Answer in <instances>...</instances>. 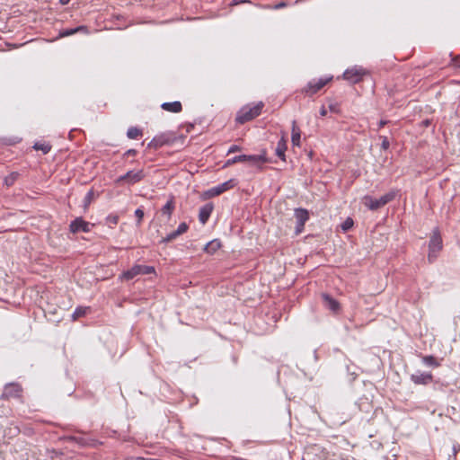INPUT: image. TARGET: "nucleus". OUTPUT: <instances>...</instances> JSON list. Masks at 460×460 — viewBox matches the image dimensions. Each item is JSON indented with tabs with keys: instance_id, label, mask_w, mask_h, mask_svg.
<instances>
[{
	"instance_id": "412c9836",
	"label": "nucleus",
	"mask_w": 460,
	"mask_h": 460,
	"mask_svg": "<svg viewBox=\"0 0 460 460\" xmlns=\"http://www.w3.org/2000/svg\"><path fill=\"white\" fill-rule=\"evenodd\" d=\"M175 208L174 198L172 196L166 204L162 208L161 212L164 216H166L168 218L171 217L173 210Z\"/></svg>"
},
{
	"instance_id": "7ed1b4c3",
	"label": "nucleus",
	"mask_w": 460,
	"mask_h": 460,
	"mask_svg": "<svg viewBox=\"0 0 460 460\" xmlns=\"http://www.w3.org/2000/svg\"><path fill=\"white\" fill-rule=\"evenodd\" d=\"M442 237L438 227L434 228L429 242L428 261L432 263L438 257V252L442 250Z\"/></svg>"
},
{
	"instance_id": "e433bc0d",
	"label": "nucleus",
	"mask_w": 460,
	"mask_h": 460,
	"mask_svg": "<svg viewBox=\"0 0 460 460\" xmlns=\"http://www.w3.org/2000/svg\"><path fill=\"white\" fill-rule=\"evenodd\" d=\"M288 5V4L284 1H281L279 2V4H277L275 6H274V9H280V8H284Z\"/></svg>"
},
{
	"instance_id": "dca6fc26",
	"label": "nucleus",
	"mask_w": 460,
	"mask_h": 460,
	"mask_svg": "<svg viewBox=\"0 0 460 460\" xmlns=\"http://www.w3.org/2000/svg\"><path fill=\"white\" fill-rule=\"evenodd\" d=\"M286 150H287V139L285 134H283L282 137L277 144V147L275 150V154L278 157H279L282 161H286Z\"/></svg>"
},
{
	"instance_id": "c9c22d12",
	"label": "nucleus",
	"mask_w": 460,
	"mask_h": 460,
	"mask_svg": "<svg viewBox=\"0 0 460 460\" xmlns=\"http://www.w3.org/2000/svg\"><path fill=\"white\" fill-rule=\"evenodd\" d=\"M241 150V147L239 146H236V145H233L229 150H228V154H231V153H234V152H237V151H240Z\"/></svg>"
},
{
	"instance_id": "72a5a7b5",
	"label": "nucleus",
	"mask_w": 460,
	"mask_h": 460,
	"mask_svg": "<svg viewBox=\"0 0 460 460\" xmlns=\"http://www.w3.org/2000/svg\"><path fill=\"white\" fill-rule=\"evenodd\" d=\"M304 226H305V224L296 223V231H295L296 235L300 234L303 232Z\"/></svg>"
},
{
	"instance_id": "ddd939ff",
	"label": "nucleus",
	"mask_w": 460,
	"mask_h": 460,
	"mask_svg": "<svg viewBox=\"0 0 460 460\" xmlns=\"http://www.w3.org/2000/svg\"><path fill=\"white\" fill-rule=\"evenodd\" d=\"M411 380L416 385H428L432 382L433 376L431 373H416L411 376Z\"/></svg>"
},
{
	"instance_id": "6e6552de",
	"label": "nucleus",
	"mask_w": 460,
	"mask_h": 460,
	"mask_svg": "<svg viewBox=\"0 0 460 460\" xmlns=\"http://www.w3.org/2000/svg\"><path fill=\"white\" fill-rule=\"evenodd\" d=\"M332 79V77H328L320 78L317 81H310L307 84V85L302 90V93H305L308 96H312L318 93L322 88H323Z\"/></svg>"
},
{
	"instance_id": "f257e3e1",
	"label": "nucleus",
	"mask_w": 460,
	"mask_h": 460,
	"mask_svg": "<svg viewBox=\"0 0 460 460\" xmlns=\"http://www.w3.org/2000/svg\"><path fill=\"white\" fill-rule=\"evenodd\" d=\"M268 162V159L266 157V152L263 151L261 155H236L231 159H228L225 164L224 167H228L230 165H233L236 163H248L252 165L261 166V164H265Z\"/></svg>"
},
{
	"instance_id": "58836bf2",
	"label": "nucleus",
	"mask_w": 460,
	"mask_h": 460,
	"mask_svg": "<svg viewBox=\"0 0 460 460\" xmlns=\"http://www.w3.org/2000/svg\"><path fill=\"white\" fill-rule=\"evenodd\" d=\"M248 0H233L231 5H237L241 3H248Z\"/></svg>"
},
{
	"instance_id": "f03ea898",
	"label": "nucleus",
	"mask_w": 460,
	"mask_h": 460,
	"mask_svg": "<svg viewBox=\"0 0 460 460\" xmlns=\"http://www.w3.org/2000/svg\"><path fill=\"white\" fill-rule=\"evenodd\" d=\"M263 106V102H259L252 106L247 105L243 107L237 113L236 121L240 124H244L252 120L261 114Z\"/></svg>"
},
{
	"instance_id": "b1692460",
	"label": "nucleus",
	"mask_w": 460,
	"mask_h": 460,
	"mask_svg": "<svg viewBox=\"0 0 460 460\" xmlns=\"http://www.w3.org/2000/svg\"><path fill=\"white\" fill-rule=\"evenodd\" d=\"M19 177V173L17 172H11L8 176H6L4 180V183L7 186H13L14 182L17 181Z\"/></svg>"
},
{
	"instance_id": "39448f33",
	"label": "nucleus",
	"mask_w": 460,
	"mask_h": 460,
	"mask_svg": "<svg viewBox=\"0 0 460 460\" xmlns=\"http://www.w3.org/2000/svg\"><path fill=\"white\" fill-rule=\"evenodd\" d=\"M146 177L143 170L138 171H128L125 174L116 179L115 183L117 185H134L141 181Z\"/></svg>"
},
{
	"instance_id": "c756f323",
	"label": "nucleus",
	"mask_w": 460,
	"mask_h": 460,
	"mask_svg": "<svg viewBox=\"0 0 460 460\" xmlns=\"http://www.w3.org/2000/svg\"><path fill=\"white\" fill-rule=\"evenodd\" d=\"M352 226H353V220L349 217L342 224V229L344 231H347V230L350 229L352 227Z\"/></svg>"
},
{
	"instance_id": "c85d7f7f",
	"label": "nucleus",
	"mask_w": 460,
	"mask_h": 460,
	"mask_svg": "<svg viewBox=\"0 0 460 460\" xmlns=\"http://www.w3.org/2000/svg\"><path fill=\"white\" fill-rule=\"evenodd\" d=\"M135 216L137 217V226H140L141 225V222H142V219L144 217V211L141 209V208H137L136 209L135 211Z\"/></svg>"
},
{
	"instance_id": "2f4dec72",
	"label": "nucleus",
	"mask_w": 460,
	"mask_h": 460,
	"mask_svg": "<svg viewBox=\"0 0 460 460\" xmlns=\"http://www.w3.org/2000/svg\"><path fill=\"white\" fill-rule=\"evenodd\" d=\"M93 190H89L84 198V204L85 206H87L88 204L91 203L92 199H93Z\"/></svg>"
},
{
	"instance_id": "1a4fd4ad",
	"label": "nucleus",
	"mask_w": 460,
	"mask_h": 460,
	"mask_svg": "<svg viewBox=\"0 0 460 460\" xmlns=\"http://www.w3.org/2000/svg\"><path fill=\"white\" fill-rule=\"evenodd\" d=\"M22 388L17 383H10L7 384L3 391L2 398L3 399H11V398H20L22 396Z\"/></svg>"
},
{
	"instance_id": "0eeeda50",
	"label": "nucleus",
	"mask_w": 460,
	"mask_h": 460,
	"mask_svg": "<svg viewBox=\"0 0 460 460\" xmlns=\"http://www.w3.org/2000/svg\"><path fill=\"white\" fill-rule=\"evenodd\" d=\"M367 75H368V72L365 68L355 66L345 70L342 76L345 80L355 84L361 82Z\"/></svg>"
},
{
	"instance_id": "79ce46f5",
	"label": "nucleus",
	"mask_w": 460,
	"mask_h": 460,
	"mask_svg": "<svg viewBox=\"0 0 460 460\" xmlns=\"http://www.w3.org/2000/svg\"><path fill=\"white\" fill-rule=\"evenodd\" d=\"M386 124H387V121H386V120H380V121H379V124H378V127H379V128H383V127H384L385 125H386Z\"/></svg>"
},
{
	"instance_id": "bb28decb",
	"label": "nucleus",
	"mask_w": 460,
	"mask_h": 460,
	"mask_svg": "<svg viewBox=\"0 0 460 460\" xmlns=\"http://www.w3.org/2000/svg\"><path fill=\"white\" fill-rule=\"evenodd\" d=\"M422 361L425 365L429 367H437L439 366V363L438 362L437 358L433 356H425L422 358Z\"/></svg>"
},
{
	"instance_id": "7c9ffc66",
	"label": "nucleus",
	"mask_w": 460,
	"mask_h": 460,
	"mask_svg": "<svg viewBox=\"0 0 460 460\" xmlns=\"http://www.w3.org/2000/svg\"><path fill=\"white\" fill-rule=\"evenodd\" d=\"M380 138L382 139V144H381L382 149L387 150L390 146L388 138L386 137H382V136L380 137Z\"/></svg>"
},
{
	"instance_id": "4be33fe9",
	"label": "nucleus",
	"mask_w": 460,
	"mask_h": 460,
	"mask_svg": "<svg viewBox=\"0 0 460 460\" xmlns=\"http://www.w3.org/2000/svg\"><path fill=\"white\" fill-rule=\"evenodd\" d=\"M295 217L296 223L305 224V222L309 219V213L305 208H296L295 209Z\"/></svg>"
},
{
	"instance_id": "a211bd4d",
	"label": "nucleus",
	"mask_w": 460,
	"mask_h": 460,
	"mask_svg": "<svg viewBox=\"0 0 460 460\" xmlns=\"http://www.w3.org/2000/svg\"><path fill=\"white\" fill-rule=\"evenodd\" d=\"M161 108L169 112L179 113L182 110V105H181V102L175 101L172 102H164L161 105Z\"/></svg>"
},
{
	"instance_id": "a19ab883",
	"label": "nucleus",
	"mask_w": 460,
	"mask_h": 460,
	"mask_svg": "<svg viewBox=\"0 0 460 460\" xmlns=\"http://www.w3.org/2000/svg\"><path fill=\"white\" fill-rule=\"evenodd\" d=\"M118 217H109V220L112 223V224H117L118 223Z\"/></svg>"
},
{
	"instance_id": "5701e85b",
	"label": "nucleus",
	"mask_w": 460,
	"mask_h": 460,
	"mask_svg": "<svg viewBox=\"0 0 460 460\" xmlns=\"http://www.w3.org/2000/svg\"><path fill=\"white\" fill-rule=\"evenodd\" d=\"M221 247L220 241L215 239L208 243L204 248L205 252L213 254Z\"/></svg>"
},
{
	"instance_id": "4468645a",
	"label": "nucleus",
	"mask_w": 460,
	"mask_h": 460,
	"mask_svg": "<svg viewBox=\"0 0 460 460\" xmlns=\"http://www.w3.org/2000/svg\"><path fill=\"white\" fill-rule=\"evenodd\" d=\"M235 185H236V181L234 179H230V180L216 186L215 188H213L211 190V192L213 195H220L223 192L233 189Z\"/></svg>"
},
{
	"instance_id": "6ab92c4d",
	"label": "nucleus",
	"mask_w": 460,
	"mask_h": 460,
	"mask_svg": "<svg viewBox=\"0 0 460 460\" xmlns=\"http://www.w3.org/2000/svg\"><path fill=\"white\" fill-rule=\"evenodd\" d=\"M323 300L327 308L332 310V312H337L340 309V304L337 300L332 297L328 294H323Z\"/></svg>"
},
{
	"instance_id": "f704fd0d",
	"label": "nucleus",
	"mask_w": 460,
	"mask_h": 460,
	"mask_svg": "<svg viewBox=\"0 0 460 460\" xmlns=\"http://www.w3.org/2000/svg\"><path fill=\"white\" fill-rule=\"evenodd\" d=\"M329 110L332 112L338 113L339 112V106L337 103H331L329 105Z\"/></svg>"
},
{
	"instance_id": "a878e982",
	"label": "nucleus",
	"mask_w": 460,
	"mask_h": 460,
	"mask_svg": "<svg viewBox=\"0 0 460 460\" xmlns=\"http://www.w3.org/2000/svg\"><path fill=\"white\" fill-rule=\"evenodd\" d=\"M87 311H89V307H82V306L77 307L72 314L73 320H77V319L84 316L86 314Z\"/></svg>"
},
{
	"instance_id": "c03bdc74",
	"label": "nucleus",
	"mask_w": 460,
	"mask_h": 460,
	"mask_svg": "<svg viewBox=\"0 0 460 460\" xmlns=\"http://www.w3.org/2000/svg\"><path fill=\"white\" fill-rule=\"evenodd\" d=\"M304 460V459H303Z\"/></svg>"
},
{
	"instance_id": "f3484780",
	"label": "nucleus",
	"mask_w": 460,
	"mask_h": 460,
	"mask_svg": "<svg viewBox=\"0 0 460 460\" xmlns=\"http://www.w3.org/2000/svg\"><path fill=\"white\" fill-rule=\"evenodd\" d=\"M301 130L296 125V121H292V134H291V142L292 145L295 146H301Z\"/></svg>"
},
{
	"instance_id": "f8f14e48",
	"label": "nucleus",
	"mask_w": 460,
	"mask_h": 460,
	"mask_svg": "<svg viewBox=\"0 0 460 460\" xmlns=\"http://www.w3.org/2000/svg\"><path fill=\"white\" fill-rule=\"evenodd\" d=\"M188 229H189V226L185 222L181 223L179 225L178 228L176 230L172 231V233H170L169 234H167L165 237H164L161 240V243H170V242L175 240L181 234L186 233Z\"/></svg>"
},
{
	"instance_id": "393cba45",
	"label": "nucleus",
	"mask_w": 460,
	"mask_h": 460,
	"mask_svg": "<svg viewBox=\"0 0 460 460\" xmlns=\"http://www.w3.org/2000/svg\"><path fill=\"white\" fill-rule=\"evenodd\" d=\"M142 130L136 127H131L128 129L127 136L130 139L137 138L142 136Z\"/></svg>"
},
{
	"instance_id": "ea45409f",
	"label": "nucleus",
	"mask_w": 460,
	"mask_h": 460,
	"mask_svg": "<svg viewBox=\"0 0 460 460\" xmlns=\"http://www.w3.org/2000/svg\"><path fill=\"white\" fill-rule=\"evenodd\" d=\"M326 114H327V110L325 109V107H324V106H323V107L321 108V110H320V115H321L322 117H324V116H326Z\"/></svg>"
},
{
	"instance_id": "423d86ee",
	"label": "nucleus",
	"mask_w": 460,
	"mask_h": 460,
	"mask_svg": "<svg viewBox=\"0 0 460 460\" xmlns=\"http://www.w3.org/2000/svg\"><path fill=\"white\" fill-rule=\"evenodd\" d=\"M155 272V268L147 265L136 264L131 269L124 271L120 279L125 280H131L138 275H148Z\"/></svg>"
},
{
	"instance_id": "20e7f679",
	"label": "nucleus",
	"mask_w": 460,
	"mask_h": 460,
	"mask_svg": "<svg viewBox=\"0 0 460 460\" xmlns=\"http://www.w3.org/2000/svg\"><path fill=\"white\" fill-rule=\"evenodd\" d=\"M396 196V191L392 190L379 199H373L372 197L366 196L364 198V204L371 210H377L378 208L384 207L393 199H394Z\"/></svg>"
},
{
	"instance_id": "473e14b6",
	"label": "nucleus",
	"mask_w": 460,
	"mask_h": 460,
	"mask_svg": "<svg viewBox=\"0 0 460 460\" xmlns=\"http://www.w3.org/2000/svg\"><path fill=\"white\" fill-rule=\"evenodd\" d=\"M452 64L456 66V67H459L460 68V56H455V57H452Z\"/></svg>"
},
{
	"instance_id": "9b49d317",
	"label": "nucleus",
	"mask_w": 460,
	"mask_h": 460,
	"mask_svg": "<svg viewBox=\"0 0 460 460\" xmlns=\"http://www.w3.org/2000/svg\"><path fill=\"white\" fill-rule=\"evenodd\" d=\"M70 231L72 233H78V232L87 233L90 231V224L88 222L84 221L83 218L77 217L74 221L71 222Z\"/></svg>"
},
{
	"instance_id": "9d476101",
	"label": "nucleus",
	"mask_w": 460,
	"mask_h": 460,
	"mask_svg": "<svg viewBox=\"0 0 460 460\" xmlns=\"http://www.w3.org/2000/svg\"><path fill=\"white\" fill-rule=\"evenodd\" d=\"M172 142V138L165 134L155 137L148 144L147 148L158 149Z\"/></svg>"
},
{
	"instance_id": "aec40b11",
	"label": "nucleus",
	"mask_w": 460,
	"mask_h": 460,
	"mask_svg": "<svg viewBox=\"0 0 460 460\" xmlns=\"http://www.w3.org/2000/svg\"><path fill=\"white\" fill-rule=\"evenodd\" d=\"M80 31L87 33L88 29L86 26H84V25L78 26L74 29H65V30L60 31L59 37L60 38L68 37V36H71V35H73L76 32H80Z\"/></svg>"
},
{
	"instance_id": "37998d69",
	"label": "nucleus",
	"mask_w": 460,
	"mask_h": 460,
	"mask_svg": "<svg viewBox=\"0 0 460 460\" xmlns=\"http://www.w3.org/2000/svg\"><path fill=\"white\" fill-rule=\"evenodd\" d=\"M69 2H70V0H59V3H60L62 5H66V4H67Z\"/></svg>"
},
{
	"instance_id": "cd10ccee",
	"label": "nucleus",
	"mask_w": 460,
	"mask_h": 460,
	"mask_svg": "<svg viewBox=\"0 0 460 460\" xmlns=\"http://www.w3.org/2000/svg\"><path fill=\"white\" fill-rule=\"evenodd\" d=\"M33 147L36 150H41L44 154H48L51 149V146L49 145L40 143H36Z\"/></svg>"
},
{
	"instance_id": "2eb2a0df",
	"label": "nucleus",
	"mask_w": 460,
	"mask_h": 460,
	"mask_svg": "<svg viewBox=\"0 0 460 460\" xmlns=\"http://www.w3.org/2000/svg\"><path fill=\"white\" fill-rule=\"evenodd\" d=\"M213 209L214 206L212 203H207L199 208V220L202 225L208 222Z\"/></svg>"
},
{
	"instance_id": "4c0bfd02",
	"label": "nucleus",
	"mask_w": 460,
	"mask_h": 460,
	"mask_svg": "<svg viewBox=\"0 0 460 460\" xmlns=\"http://www.w3.org/2000/svg\"><path fill=\"white\" fill-rule=\"evenodd\" d=\"M137 150L135 149H128L125 154L124 155L125 156H129V155H137Z\"/></svg>"
}]
</instances>
